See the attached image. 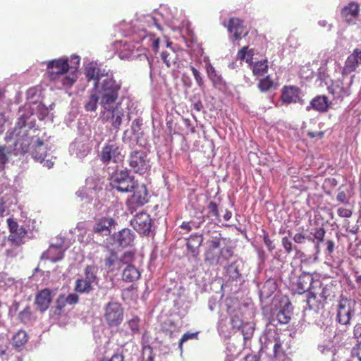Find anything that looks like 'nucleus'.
Returning a JSON list of instances; mask_svg holds the SVG:
<instances>
[{
  "label": "nucleus",
  "mask_w": 361,
  "mask_h": 361,
  "mask_svg": "<svg viewBox=\"0 0 361 361\" xmlns=\"http://www.w3.org/2000/svg\"><path fill=\"white\" fill-rule=\"evenodd\" d=\"M206 71L209 80L212 82L213 86L218 89H222L226 86L222 77L219 75L215 70L214 67L209 63L207 65Z\"/></svg>",
  "instance_id": "26"
},
{
  "label": "nucleus",
  "mask_w": 361,
  "mask_h": 361,
  "mask_svg": "<svg viewBox=\"0 0 361 361\" xmlns=\"http://www.w3.org/2000/svg\"><path fill=\"white\" fill-rule=\"evenodd\" d=\"M353 336L356 339L361 338V324L357 323L353 328Z\"/></svg>",
  "instance_id": "62"
},
{
  "label": "nucleus",
  "mask_w": 361,
  "mask_h": 361,
  "mask_svg": "<svg viewBox=\"0 0 361 361\" xmlns=\"http://www.w3.org/2000/svg\"><path fill=\"white\" fill-rule=\"evenodd\" d=\"M307 304L310 309L318 307V301L317 300L316 294L312 290L307 291Z\"/></svg>",
  "instance_id": "46"
},
{
  "label": "nucleus",
  "mask_w": 361,
  "mask_h": 361,
  "mask_svg": "<svg viewBox=\"0 0 361 361\" xmlns=\"http://www.w3.org/2000/svg\"><path fill=\"white\" fill-rule=\"evenodd\" d=\"M66 300L68 305H75L78 303L79 298L75 293H70L66 296Z\"/></svg>",
  "instance_id": "58"
},
{
  "label": "nucleus",
  "mask_w": 361,
  "mask_h": 361,
  "mask_svg": "<svg viewBox=\"0 0 361 361\" xmlns=\"http://www.w3.org/2000/svg\"><path fill=\"white\" fill-rule=\"evenodd\" d=\"M130 225L140 235H149L152 228V219L147 213L142 212L131 219Z\"/></svg>",
  "instance_id": "11"
},
{
  "label": "nucleus",
  "mask_w": 361,
  "mask_h": 361,
  "mask_svg": "<svg viewBox=\"0 0 361 361\" xmlns=\"http://www.w3.org/2000/svg\"><path fill=\"white\" fill-rule=\"evenodd\" d=\"M276 319L279 324H287L290 320V316L284 310H281L276 314Z\"/></svg>",
  "instance_id": "45"
},
{
  "label": "nucleus",
  "mask_w": 361,
  "mask_h": 361,
  "mask_svg": "<svg viewBox=\"0 0 361 361\" xmlns=\"http://www.w3.org/2000/svg\"><path fill=\"white\" fill-rule=\"evenodd\" d=\"M105 269L108 272H116L121 269V263L117 253L114 250H110L109 254L104 259Z\"/></svg>",
  "instance_id": "21"
},
{
  "label": "nucleus",
  "mask_w": 361,
  "mask_h": 361,
  "mask_svg": "<svg viewBox=\"0 0 361 361\" xmlns=\"http://www.w3.org/2000/svg\"><path fill=\"white\" fill-rule=\"evenodd\" d=\"M337 214L341 217L349 218L353 214V210L345 207H339L337 210Z\"/></svg>",
  "instance_id": "55"
},
{
  "label": "nucleus",
  "mask_w": 361,
  "mask_h": 361,
  "mask_svg": "<svg viewBox=\"0 0 361 361\" xmlns=\"http://www.w3.org/2000/svg\"><path fill=\"white\" fill-rule=\"evenodd\" d=\"M226 274L232 281H237L241 276L236 262H233L226 269Z\"/></svg>",
  "instance_id": "37"
},
{
  "label": "nucleus",
  "mask_w": 361,
  "mask_h": 361,
  "mask_svg": "<svg viewBox=\"0 0 361 361\" xmlns=\"http://www.w3.org/2000/svg\"><path fill=\"white\" fill-rule=\"evenodd\" d=\"M99 98V96H97L96 94H91L88 98V101L85 104V109H86V111H95L97 109Z\"/></svg>",
  "instance_id": "40"
},
{
  "label": "nucleus",
  "mask_w": 361,
  "mask_h": 361,
  "mask_svg": "<svg viewBox=\"0 0 361 361\" xmlns=\"http://www.w3.org/2000/svg\"><path fill=\"white\" fill-rule=\"evenodd\" d=\"M190 70L198 86L203 88L204 81L200 73L194 66H190Z\"/></svg>",
  "instance_id": "50"
},
{
  "label": "nucleus",
  "mask_w": 361,
  "mask_h": 361,
  "mask_svg": "<svg viewBox=\"0 0 361 361\" xmlns=\"http://www.w3.org/2000/svg\"><path fill=\"white\" fill-rule=\"evenodd\" d=\"M242 319L241 313L238 312H233L230 317V324L233 329L240 330L242 326L245 324Z\"/></svg>",
  "instance_id": "36"
},
{
  "label": "nucleus",
  "mask_w": 361,
  "mask_h": 361,
  "mask_svg": "<svg viewBox=\"0 0 361 361\" xmlns=\"http://www.w3.org/2000/svg\"><path fill=\"white\" fill-rule=\"evenodd\" d=\"M252 65V73L255 76H262L268 71L269 65L267 59L257 61L250 64Z\"/></svg>",
  "instance_id": "31"
},
{
  "label": "nucleus",
  "mask_w": 361,
  "mask_h": 361,
  "mask_svg": "<svg viewBox=\"0 0 361 361\" xmlns=\"http://www.w3.org/2000/svg\"><path fill=\"white\" fill-rule=\"evenodd\" d=\"M67 304L65 295H60L56 300L54 314L60 315Z\"/></svg>",
  "instance_id": "42"
},
{
  "label": "nucleus",
  "mask_w": 361,
  "mask_h": 361,
  "mask_svg": "<svg viewBox=\"0 0 361 361\" xmlns=\"http://www.w3.org/2000/svg\"><path fill=\"white\" fill-rule=\"evenodd\" d=\"M209 214L215 216L216 219H219V213L217 204L214 202H210L208 205Z\"/></svg>",
  "instance_id": "53"
},
{
  "label": "nucleus",
  "mask_w": 361,
  "mask_h": 361,
  "mask_svg": "<svg viewBox=\"0 0 361 361\" xmlns=\"http://www.w3.org/2000/svg\"><path fill=\"white\" fill-rule=\"evenodd\" d=\"M131 198L128 202V208L130 213H133L137 207H142L148 202V191L145 185L135 186Z\"/></svg>",
  "instance_id": "12"
},
{
  "label": "nucleus",
  "mask_w": 361,
  "mask_h": 361,
  "mask_svg": "<svg viewBox=\"0 0 361 361\" xmlns=\"http://www.w3.org/2000/svg\"><path fill=\"white\" fill-rule=\"evenodd\" d=\"M360 14V5L355 1H350L341 11V16L348 24H355Z\"/></svg>",
  "instance_id": "15"
},
{
  "label": "nucleus",
  "mask_w": 361,
  "mask_h": 361,
  "mask_svg": "<svg viewBox=\"0 0 361 361\" xmlns=\"http://www.w3.org/2000/svg\"><path fill=\"white\" fill-rule=\"evenodd\" d=\"M8 158L6 152V147L0 146V168L4 169Z\"/></svg>",
  "instance_id": "52"
},
{
  "label": "nucleus",
  "mask_w": 361,
  "mask_h": 361,
  "mask_svg": "<svg viewBox=\"0 0 361 361\" xmlns=\"http://www.w3.org/2000/svg\"><path fill=\"white\" fill-rule=\"evenodd\" d=\"M307 238L302 233H295L293 238V241L297 244H302Z\"/></svg>",
  "instance_id": "60"
},
{
  "label": "nucleus",
  "mask_w": 361,
  "mask_h": 361,
  "mask_svg": "<svg viewBox=\"0 0 361 361\" xmlns=\"http://www.w3.org/2000/svg\"><path fill=\"white\" fill-rule=\"evenodd\" d=\"M224 25L230 33L233 34V37L236 41H239L243 37H246L249 33V31H245V27L243 25V21L238 18H231L227 25Z\"/></svg>",
  "instance_id": "13"
},
{
  "label": "nucleus",
  "mask_w": 361,
  "mask_h": 361,
  "mask_svg": "<svg viewBox=\"0 0 361 361\" xmlns=\"http://www.w3.org/2000/svg\"><path fill=\"white\" fill-rule=\"evenodd\" d=\"M38 137H29L27 135L22 136L16 142L15 146L17 149L20 150L21 153L25 154L32 151L33 145L36 144V139Z\"/></svg>",
  "instance_id": "24"
},
{
  "label": "nucleus",
  "mask_w": 361,
  "mask_h": 361,
  "mask_svg": "<svg viewBox=\"0 0 361 361\" xmlns=\"http://www.w3.org/2000/svg\"><path fill=\"white\" fill-rule=\"evenodd\" d=\"M202 241L203 236L201 234H192L188 238L187 247L192 253L193 256L198 255V248L202 245Z\"/></svg>",
  "instance_id": "28"
},
{
  "label": "nucleus",
  "mask_w": 361,
  "mask_h": 361,
  "mask_svg": "<svg viewBox=\"0 0 361 361\" xmlns=\"http://www.w3.org/2000/svg\"><path fill=\"white\" fill-rule=\"evenodd\" d=\"M171 42L167 40L166 49L161 53V59L168 68L175 65L178 61V54L171 47Z\"/></svg>",
  "instance_id": "23"
},
{
  "label": "nucleus",
  "mask_w": 361,
  "mask_h": 361,
  "mask_svg": "<svg viewBox=\"0 0 361 361\" xmlns=\"http://www.w3.org/2000/svg\"><path fill=\"white\" fill-rule=\"evenodd\" d=\"M336 200L341 203H347V195L344 191H341L336 196Z\"/></svg>",
  "instance_id": "63"
},
{
  "label": "nucleus",
  "mask_w": 361,
  "mask_h": 361,
  "mask_svg": "<svg viewBox=\"0 0 361 361\" xmlns=\"http://www.w3.org/2000/svg\"><path fill=\"white\" fill-rule=\"evenodd\" d=\"M241 333L245 340L249 339L252 337L254 333V328L248 322H245L240 328Z\"/></svg>",
  "instance_id": "44"
},
{
  "label": "nucleus",
  "mask_w": 361,
  "mask_h": 361,
  "mask_svg": "<svg viewBox=\"0 0 361 361\" xmlns=\"http://www.w3.org/2000/svg\"><path fill=\"white\" fill-rule=\"evenodd\" d=\"M140 319L137 316H133L131 319L127 321V325L130 329L132 334L140 333Z\"/></svg>",
  "instance_id": "39"
},
{
  "label": "nucleus",
  "mask_w": 361,
  "mask_h": 361,
  "mask_svg": "<svg viewBox=\"0 0 361 361\" xmlns=\"http://www.w3.org/2000/svg\"><path fill=\"white\" fill-rule=\"evenodd\" d=\"M28 340V336L25 331H18L13 337V345L15 348L24 345Z\"/></svg>",
  "instance_id": "35"
},
{
  "label": "nucleus",
  "mask_w": 361,
  "mask_h": 361,
  "mask_svg": "<svg viewBox=\"0 0 361 361\" xmlns=\"http://www.w3.org/2000/svg\"><path fill=\"white\" fill-rule=\"evenodd\" d=\"M330 104L331 102L326 96L317 95L311 100L310 105L306 107V110L310 111L314 109L317 111L324 113L329 110Z\"/></svg>",
  "instance_id": "20"
},
{
  "label": "nucleus",
  "mask_w": 361,
  "mask_h": 361,
  "mask_svg": "<svg viewBox=\"0 0 361 361\" xmlns=\"http://www.w3.org/2000/svg\"><path fill=\"white\" fill-rule=\"evenodd\" d=\"M141 361H154L153 348L149 345L142 347Z\"/></svg>",
  "instance_id": "41"
},
{
  "label": "nucleus",
  "mask_w": 361,
  "mask_h": 361,
  "mask_svg": "<svg viewBox=\"0 0 361 361\" xmlns=\"http://www.w3.org/2000/svg\"><path fill=\"white\" fill-rule=\"evenodd\" d=\"M295 252V257L300 259L301 261L305 258L306 255L305 254L300 250L298 247L295 246V250H293Z\"/></svg>",
  "instance_id": "64"
},
{
  "label": "nucleus",
  "mask_w": 361,
  "mask_h": 361,
  "mask_svg": "<svg viewBox=\"0 0 361 361\" xmlns=\"http://www.w3.org/2000/svg\"><path fill=\"white\" fill-rule=\"evenodd\" d=\"M355 302L341 295L336 305V321L341 325L348 326L355 315Z\"/></svg>",
  "instance_id": "5"
},
{
  "label": "nucleus",
  "mask_w": 361,
  "mask_h": 361,
  "mask_svg": "<svg viewBox=\"0 0 361 361\" xmlns=\"http://www.w3.org/2000/svg\"><path fill=\"white\" fill-rule=\"evenodd\" d=\"M274 85V81L269 75L259 80L258 82V87L262 92H267Z\"/></svg>",
  "instance_id": "38"
},
{
  "label": "nucleus",
  "mask_w": 361,
  "mask_h": 361,
  "mask_svg": "<svg viewBox=\"0 0 361 361\" xmlns=\"http://www.w3.org/2000/svg\"><path fill=\"white\" fill-rule=\"evenodd\" d=\"M97 268L94 265H87L85 268V280L89 281L92 285L93 283L97 282Z\"/></svg>",
  "instance_id": "33"
},
{
  "label": "nucleus",
  "mask_w": 361,
  "mask_h": 361,
  "mask_svg": "<svg viewBox=\"0 0 361 361\" xmlns=\"http://www.w3.org/2000/svg\"><path fill=\"white\" fill-rule=\"evenodd\" d=\"M353 355L357 357L359 361H361V342L356 344L352 350Z\"/></svg>",
  "instance_id": "61"
},
{
  "label": "nucleus",
  "mask_w": 361,
  "mask_h": 361,
  "mask_svg": "<svg viewBox=\"0 0 361 361\" xmlns=\"http://www.w3.org/2000/svg\"><path fill=\"white\" fill-rule=\"evenodd\" d=\"M281 243L287 254H290L295 250L292 241L286 236L282 238Z\"/></svg>",
  "instance_id": "48"
},
{
  "label": "nucleus",
  "mask_w": 361,
  "mask_h": 361,
  "mask_svg": "<svg viewBox=\"0 0 361 361\" xmlns=\"http://www.w3.org/2000/svg\"><path fill=\"white\" fill-rule=\"evenodd\" d=\"M360 65H361V49L356 48L353 50V53L347 57L342 69V75H347L355 71Z\"/></svg>",
  "instance_id": "14"
},
{
  "label": "nucleus",
  "mask_w": 361,
  "mask_h": 361,
  "mask_svg": "<svg viewBox=\"0 0 361 361\" xmlns=\"http://www.w3.org/2000/svg\"><path fill=\"white\" fill-rule=\"evenodd\" d=\"M80 57L76 55H73L71 57V63L72 65H70V67H75L70 70V71H73L74 73H75V71L78 69V66L80 64Z\"/></svg>",
  "instance_id": "57"
},
{
  "label": "nucleus",
  "mask_w": 361,
  "mask_h": 361,
  "mask_svg": "<svg viewBox=\"0 0 361 361\" xmlns=\"http://www.w3.org/2000/svg\"><path fill=\"white\" fill-rule=\"evenodd\" d=\"M329 93H331L334 98L342 101L344 97L350 94L349 90L343 86V82L341 80H334L331 85L328 87Z\"/></svg>",
  "instance_id": "22"
},
{
  "label": "nucleus",
  "mask_w": 361,
  "mask_h": 361,
  "mask_svg": "<svg viewBox=\"0 0 361 361\" xmlns=\"http://www.w3.org/2000/svg\"><path fill=\"white\" fill-rule=\"evenodd\" d=\"M111 185L120 192L133 191L137 185L133 177L130 176L127 170L116 171L111 176Z\"/></svg>",
  "instance_id": "7"
},
{
  "label": "nucleus",
  "mask_w": 361,
  "mask_h": 361,
  "mask_svg": "<svg viewBox=\"0 0 361 361\" xmlns=\"http://www.w3.org/2000/svg\"><path fill=\"white\" fill-rule=\"evenodd\" d=\"M74 67H70L68 58H59L49 61L47 64L46 77L62 87H71L77 80V75L73 71H70Z\"/></svg>",
  "instance_id": "1"
},
{
  "label": "nucleus",
  "mask_w": 361,
  "mask_h": 361,
  "mask_svg": "<svg viewBox=\"0 0 361 361\" xmlns=\"http://www.w3.org/2000/svg\"><path fill=\"white\" fill-rule=\"evenodd\" d=\"M274 356H278L280 354L281 349V342L279 336H274Z\"/></svg>",
  "instance_id": "54"
},
{
  "label": "nucleus",
  "mask_w": 361,
  "mask_h": 361,
  "mask_svg": "<svg viewBox=\"0 0 361 361\" xmlns=\"http://www.w3.org/2000/svg\"><path fill=\"white\" fill-rule=\"evenodd\" d=\"M99 361H124V356L120 353H115L110 358L104 357Z\"/></svg>",
  "instance_id": "59"
},
{
  "label": "nucleus",
  "mask_w": 361,
  "mask_h": 361,
  "mask_svg": "<svg viewBox=\"0 0 361 361\" xmlns=\"http://www.w3.org/2000/svg\"><path fill=\"white\" fill-rule=\"evenodd\" d=\"M116 224L115 219L112 217H102L94 225L93 231L100 235H109Z\"/></svg>",
  "instance_id": "17"
},
{
  "label": "nucleus",
  "mask_w": 361,
  "mask_h": 361,
  "mask_svg": "<svg viewBox=\"0 0 361 361\" xmlns=\"http://www.w3.org/2000/svg\"><path fill=\"white\" fill-rule=\"evenodd\" d=\"M124 310L116 301H109L104 307V318L109 327L118 326L123 320Z\"/></svg>",
  "instance_id": "8"
},
{
  "label": "nucleus",
  "mask_w": 361,
  "mask_h": 361,
  "mask_svg": "<svg viewBox=\"0 0 361 361\" xmlns=\"http://www.w3.org/2000/svg\"><path fill=\"white\" fill-rule=\"evenodd\" d=\"M85 73L87 80H93L94 87H98L99 79L103 75L100 73V70L92 64H90L86 67Z\"/></svg>",
  "instance_id": "30"
},
{
  "label": "nucleus",
  "mask_w": 361,
  "mask_h": 361,
  "mask_svg": "<svg viewBox=\"0 0 361 361\" xmlns=\"http://www.w3.org/2000/svg\"><path fill=\"white\" fill-rule=\"evenodd\" d=\"M32 157L39 162H43L47 156V147L44 145V141L40 138L36 139V144L33 145L31 151Z\"/></svg>",
  "instance_id": "27"
},
{
  "label": "nucleus",
  "mask_w": 361,
  "mask_h": 361,
  "mask_svg": "<svg viewBox=\"0 0 361 361\" xmlns=\"http://www.w3.org/2000/svg\"><path fill=\"white\" fill-rule=\"evenodd\" d=\"M121 88V83L112 77L104 79L98 91L101 106L113 105L118 98V92Z\"/></svg>",
  "instance_id": "3"
},
{
  "label": "nucleus",
  "mask_w": 361,
  "mask_h": 361,
  "mask_svg": "<svg viewBox=\"0 0 361 361\" xmlns=\"http://www.w3.org/2000/svg\"><path fill=\"white\" fill-rule=\"evenodd\" d=\"M59 252V256L58 257H53L51 256L49 257L50 260L54 262H58V261L61 260L63 257V252H61V249L57 247H50L49 250H48V254L49 255H51L53 252Z\"/></svg>",
  "instance_id": "51"
},
{
  "label": "nucleus",
  "mask_w": 361,
  "mask_h": 361,
  "mask_svg": "<svg viewBox=\"0 0 361 361\" xmlns=\"http://www.w3.org/2000/svg\"><path fill=\"white\" fill-rule=\"evenodd\" d=\"M326 231L324 228H317L313 234L314 238L317 240V247H319L320 243L324 241Z\"/></svg>",
  "instance_id": "49"
},
{
  "label": "nucleus",
  "mask_w": 361,
  "mask_h": 361,
  "mask_svg": "<svg viewBox=\"0 0 361 361\" xmlns=\"http://www.w3.org/2000/svg\"><path fill=\"white\" fill-rule=\"evenodd\" d=\"M6 221L10 232L8 237V241L17 247L24 244V238L27 233V230L23 226L19 227L18 222L11 218L7 219Z\"/></svg>",
  "instance_id": "9"
},
{
  "label": "nucleus",
  "mask_w": 361,
  "mask_h": 361,
  "mask_svg": "<svg viewBox=\"0 0 361 361\" xmlns=\"http://www.w3.org/2000/svg\"><path fill=\"white\" fill-rule=\"evenodd\" d=\"M103 110L101 112L100 119L103 123L109 122L114 129L118 130L124 117V111L121 108L120 102L116 103L114 106H102Z\"/></svg>",
  "instance_id": "6"
},
{
  "label": "nucleus",
  "mask_w": 361,
  "mask_h": 361,
  "mask_svg": "<svg viewBox=\"0 0 361 361\" xmlns=\"http://www.w3.org/2000/svg\"><path fill=\"white\" fill-rule=\"evenodd\" d=\"M263 240L267 247L269 251H273L275 249V245L273 241L270 239L267 233L264 231V234L263 235Z\"/></svg>",
  "instance_id": "56"
},
{
  "label": "nucleus",
  "mask_w": 361,
  "mask_h": 361,
  "mask_svg": "<svg viewBox=\"0 0 361 361\" xmlns=\"http://www.w3.org/2000/svg\"><path fill=\"white\" fill-rule=\"evenodd\" d=\"M198 334H199V332H197V331L195 332V333H190V332L185 333L182 336L181 338L180 339L179 348L180 350H182L183 343L186 342L187 341H188L190 339H197Z\"/></svg>",
  "instance_id": "47"
},
{
  "label": "nucleus",
  "mask_w": 361,
  "mask_h": 361,
  "mask_svg": "<svg viewBox=\"0 0 361 361\" xmlns=\"http://www.w3.org/2000/svg\"><path fill=\"white\" fill-rule=\"evenodd\" d=\"M300 89L296 86H284L281 92V100L286 104L300 102Z\"/></svg>",
  "instance_id": "18"
},
{
  "label": "nucleus",
  "mask_w": 361,
  "mask_h": 361,
  "mask_svg": "<svg viewBox=\"0 0 361 361\" xmlns=\"http://www.w3.org/2000/svg\"><path fill=\"white\" fill-rule=\"evenodd\" d=\"M140 276V271L134 265L128 264L123 270L121 278L125 282L133 283L137 281Z\"/></svg>",
  "instance_id": "25"
},
{
  "label": "nucleus",
  "mask_w": 361,
  "mask_h": 361,
  "mask_svg": "<svg viewBox=\"0 0 361 361\" xmlns=\"http://www.w3.org/2000/svg\"><path fill=\"white\" fill-rule=\"evenodd\" d=\"M135 259V253L133 251H126L125 252L121 257L120 258L121 265L123 264H131L132 262H134Z\"/></svg>",
  "instance_id": "43"
},
{
  "label": "nucleus",
  "mask_w": 361,
  "mask_h": 361,
  "mask_svg": "<svg viewBox=\"0 0 361 361\" xmlns=\"http://www.w3.org/2000/svg\"><path fill=\"white\" fill-rule=\"evenodd\" d=\"M314 283L313 276L307 272L303 271L299 276L295 283V290L298 293L302 294L306 291L313 289Z\"/></svg>",
  "instance_id": "16"
},
{
  "label": "nucleus",
  "mask_w": 361,
  "mask_h": 361,
  "mask_svg": "<svg viewBox=\"0 0 361 361\" xmlns=\"http://www.w3.org/2000/svg\"><path fill=\"white\" fill-rule=\"evenodd\" d=\"M99 158L101 161L105 164L122 163L125 158L123 146L115 142L109 141L102 148Z\"/></svg>",
  "instance_id": "4"
},
{
  "label": "nucleus",
  "mask_w": 361,
  "mask_h": 361,
  "mask_svg": "<svg viewBox=\"0 0 361 361\" xmlns=\"http://www.w3.org/2000/svg\"><path fill=\"white\" fill-rule=\"evenodd\" d=\"M221 236H214L207 240V247L204 252V262L209 265L217 264L221 262V259L225 258L227 259L232 256V252L229 248L219 250L221 245Z\"/></svg>",
  "instance_id": "2"
},
{
  "label": "nucleus",
  "mask_w": 361,
  "mask_h": 361,
  "mask_svg": "<svg viewBox=\"0 0 361 361\" xmlns=\"http://www.w3.org/2000/svg\"><path fill=\"white\" fill-rule=\"evenodd\" d=\"M254 56L253 49H248V47L245 46L242 47L237 53V59L240 61L245 60L248 64L252 63V61Z\"/></svg>",
  "instance_id": "34"
},
{
  "label": "nucleus",
  "mask_w": 361,
  "mask_h": 361,
  "mask_svg": "<svg viewBox=\"0 0 361 361\" xmlns=\"http://www.w3.org/2000/svg\"><path fill=\"white\" fill-rule=\"evenodd\" d=\"M93 290L92 285L83 278L78 279L75 283L74 290L78 293H88Z\"/></svg>",
  "instance_id": "32"
},
{
  "label": "nucleus",
  "mask_w": 361,
  "mask_h": 361,
  "mask_svg": "<svg viewBox=\"0 0 361 361\" xmlns=\"http://www.w3.org/2000/svg\"><path fill=\"white\" fill-rule=\"evenodd\" d=\"M149 161L143 151L135 150L130 154L129 165L135 173L144 174L149 169Z\"/></svg>",
  "instance_id": "10"
},
{
  "label": "nucleus",
  "mask_w": 361,
  "mask_h": 361,
  "mask_svg": "<svg viewBox=\"0 0 361 361\" xmlns=\"http://www.w3.org/2000/svg\"><path fill=\"white\" fill-rule=\"evenodd\" d=\"M134 240V233L129 228H123L119 231L117 241L120 246L127 247L130 245Z\"/></svg>",
  "instance_id": "29"
},
{
  "label": "nucleus",
  "mask_w": 361,
  "mask_h": 361,
  "mask_svg": "<svg viewBox=\"0 0 361 361\" xmlns=\"http://www.w3.org/2000/svg\"><path fill=\"white\" fill-rule=\"evenodd\" d=\"M51 291L49 288H44L39 291L35 299V304L41 312L46 311L51 302Z\"/></svg>",
  "instance_id": "19"
}]
</instances>
